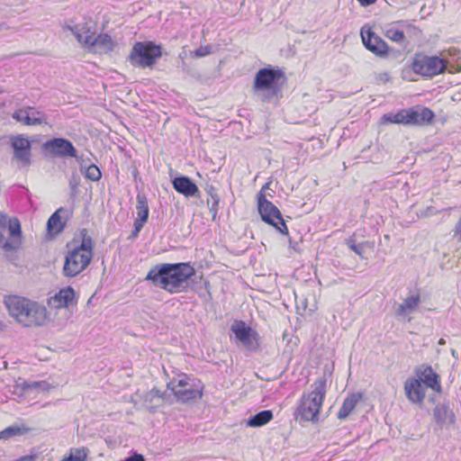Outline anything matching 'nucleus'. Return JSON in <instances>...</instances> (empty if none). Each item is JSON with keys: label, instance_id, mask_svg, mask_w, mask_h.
Returning <instances> with one entry per match:
<instances>
[{"label": "nucleus", "instance_id": "obj_1", "mask_svg": "<svg viewBox=\"0 0 461 461\" xmlns=\"http://www.w3.org/2000/svg\"><path fill=\"white\" fill-rule=\"evenodd\" d=\"M195 274L188 263L161 264L151 268L146 279L171 294L179 293L186 286L187 280Z\"/></svg>", "mask_w": 461, "mask_h": 461}, {"label": "nucleus", "instance_id": "obj_2", "mask_svg": "<svg viewBox=\"0 0 461 461\" xmlns=\"http://www.w3.org/2000/svg\"><path fill=\"white\" fill-rule=\"evenodd\" d=\"M4 303L8 313L23 327H39L46 323L48 312L45 306L23 297L10 295Z\"/></svg>", "mask_w": 461, "mask_h": 461}, {"label": "nucleus", "instance_id": "obj_3", "mask_svg": "<svg viewBox=\"0 0 461 461\" xmlns=\"http://www.w3.org/2000/svg\"><path fill=\"white\" fill-rule=\"evenodd\" d=\"M93 248L92 238L84 236L81 244L68 252L63 267L64 276L73 277L83 272L93 258Z\"/></svg>", "mask_w": 461, "mask_h": 461}, {"label": "nucleus", "instance_id": "obj_4", "mask_svg": "<svg viewBox=\"0 0 461 461\" xmlns=\"http://www.w3.org/2000/svg\"><path fill=\"white\" fill-rule=\"evenodd\" d=\"M167 386L176 402L181 403L196 402L203 396V386L200 381L183 373L171 378Z\"/></svg>", "mask_w": 461, "mask_h": 461}, {"label": "nucleus", "instance_id": "obj_5", "mask_svg": "<svg viewBox=\"0 0 461 461\" xmlns=\"http://www.w3.org/2000/svg\"><path fill=\"white\" fill-rule=\"evenodd\" d=\"M312 391L303 394L296 413L303 420L314 421L321 411L326 393V379L320 378L312 384Z\"/></svg>", "mask_w": 461, "mask_h": 461}, {"label": "nucleus", "instance_id": "obj_6", "mask_svg": "<svg viewBox=\"0 0 461 461\" xmlns=\"http://www.w3.org/2000/svg\"><path fill=\"white\" fill-rule=\"evenodd\" d=\"M284 78L280 69L261 68L255 76L252 90L262 101L268 102L280 91V81Z\"/></svg>", "mask_w": 461, "mask_h": 461}, {"label": "nucleus", "instance_id": "obj_7", "mask_svg": "<svg viewBox=\"0 0 461 461\" xmlns=\"http://www.w3.org/2000/svg\"><path fill=\"white\" fill-rule=\"evenodd\" d=\"M162 56V48L153 41L136 42L129 55L130 62L141 68H150Z\"/></svg>", "mask_w": 461, "mask_h": 461}, {"label": "nucleus", "instance_id": "obj_8", "mask_svg": "<svg viewBox=\"0 0 461 461\" xmlns=\"http://www.w3.org/2000/svg\"><path fill=\"white\" fill-rule=\"evenodd\" d=\"M433 117L434 113L429 108H411L402 110L397 113H385L382 116L381 122L384 123L419 125L430 122Z\"/></svg>", "mask_w": 461, "mask_h": 461}, {"label": "nucleus", "instance_id": "obj_9", "mask_svg": "<svg viewBox=\"0 0 461 461\" xmlns=\"http://www.w3.org/2000/svg\"><path fill=\"white\" fill-rule=\"evenodd\" d=\"M447 64L444 58L417 53L414 55L411 68L417 75L423 77H433L443 73L447 68Z\"/></svg>", "mask_w": 461, "mask_h": 461}, {"label": "nucleus", "instance_id": "obj_10", "mask_svg": "<svg viewBox=\"0 0 461 461\" xmlns=\"http://www.w3.org/2000/svg\"><path fill=\"white\" fill-rule=\"evenodd\" d=\"M267 187L266 185L258 194V207L262 220L276 227V229L282 234H288L287 226L282 217L278 208L271 202L267 200L263 190Z\"/></svg>", "mask_w": 461, "mask_h": 461}, {"label": "nucleus", "instance_id": "obj_11", "mask_svg": "<svg viewBox=\"0 0 461 461\" xmlns=\"http://www.w3.org/2000/svg\"><path fill=\"white\" fill-rule=\"evenodd\" d=\"M66 28L71 32L84 49H86L96 34V23L91 19L84 18L77 23L69 22Z\"/></svg>", "mask_w": 461, "mask_h": 461}, {"label": "nucleus", "instance_id": "obj_12", "mask_svg": "<svg viewBox=\"0 0 461 461\" xmlns=\"http://www.w3.org/2000/svg\"><path fill=\"white\" fill-rule=\"evenodd\" d=\"M8 225L10 240L4 243L3 249L6 251L17 250L22 245V228L17 218L9 219L5 214L0 213V226Z\"/></svg>", "mask_w": 461, "mask_h": 461}, {"label": "nucleus", "instance_id": "obj_13", "mask_svg": "<svg viewBox=\"0 0 461 461\" xmlns=\"http://www.w3.org/2000/svg\"><path fill=\"white\" fill-rule=\"evenodd\" d=\"M231 331L248 350H256L258 348L259 343L257 331L247 326L244 321L234 322L231 326Z\"/></svg>", "mask_w": 461, "mask_h": 461}, {"label": "nucleus", "instance_id": "obj_14", "mask_svg": "<svg viewBox=\"0 0 461 461\" xmlns=\"http://www.w3.org/2000/svg\"><path fill=\"white\" fill-rule=\"evenodd\" d=\"M12 147L14 149V158L23 167H27L31 163V141L28 138L18 135L12 139Z\"/></svg>", "mask_w": 461, "mask_h": 461}, {"label": "nucleus", "instance_id": "obj_15", "mask_svg": "<svg viewBox=\"0 0 461 461\" xmlns=\"http://www.w3.org/2000/svg\"><path fill=\"white\" fill-rule=\"evenodd\" d=\"M361 38L364 46L377 56H385L388 52V45L380 37L375 35L370 28L361 29Z\"/></svg>", "mask_w": 461, "mask_h": 461}, {"label": "nucleus", "instance_id": "obj_16", "mask_svg": "<svg viewBox=\"0 0 461 461\" xmlns=\"http://www.w3.org/2000/svg\"><path fill=\"white\" fill-rule=\"evenodd\" d=\"M50 154L60 158H77V149L72 142L63 138H54L45 143Z\"/></svg>", "mask_w": 461, "mask_h": 461}, {"label": "nucleus", "instance_id": "obj_17", "mask_svg": "<svg viewBox=\"0 0 461 461\" xmlns=\"http://www.w3.org/2000/svg\"><path fill=\"white\" fill-rule=\"evenodd\" d=\"M420 303L419 294H411L402 300L394 310V315L397 318L406 321H411V314L414 313Z\"/></svg>", "mask_w": 461, "mask_h": 461}, {"label": "nucleus", "instance_id": "obj_18", "mask_svg": "<svg viewBox=\"0 0 461 461\" xmlns=\"http://www.w3.org/2000/svg\"><path fill=\"white\" fill-rule=\"evenodd\" d=\"M406 398L413 404L421 405L426 397L425 386L416 378H408L404 383Z\"/></svg>", "mask_w": 461, "mask_h": 461}, {"label": "nucleus", "instance_id": "obj_19", "mask_svg": "<svg viewBox=\"0 0 461 461\" xmlns=\"http://www.w3.org/2000/svg\"><path fill=\"white\" fill-rule=\"evenodd\" d=\"M116 43L106 33L99 34L94 37L90 44L86 47V50L95 54H107L113 50Z\"/></svg>", "mask_w": 461, "mask_h": 461}, {"label": "nucleus", "instance_id": "obj_20", "mask_svg": "<svg viewBox=\"0 0 461 461\" xmlns=\"http://www.w3.org/2000/svg\"><path fill=\"white\" fill-rule=\"evenodd\" d=\"M419 380L423 385L432 389L437 393L441 392V384L438 375L429 366H420L417 371Z\"/></svg>", "mask_w": 461, "mask_h": 461}, {"label": "nucleus", "instance_id": "obj_21", "mask_svg": "<svg viewBox=\"0 0 461 461\" xmlns=\"http://www.w3.org/2000/svg\"><path fill=\"white\" fill-rule=\"evenodd\" d=\"M172 184L177 193L186 197H194L199 194L197 185L187 176L176 177Z\"/></svg>", "mask_w": 461, "mask_h": 461}, {"label": "nucleus", "instance_id": "obj_22", "mask_svg": "<svg viewBox=\"0 0 461 461\" xmlns=\"http://www.w3.org/2000/svg\"><path fill=\"white\" fill-rule=\"evenodd\" d=\"M75 291L71 287L61 289L58 294L52 296L49 304L53 308H68L74 303Z\"/></svg>", "mask_w": 461, "mask_h": 461}, {"label": "nucleus", "instance_id": "obj_23", "mask_svg": "<svg viewBox=\"0 0 461 461\" xmlns=\"http://www.w3.org/2000/svg\"><path fill=\"white\" fill-rule=\"evenodd\" d=\"M433 417L441 428L452 425L455 422V415L447 405L441 403L436 405L433 410Z\"/></svg>", "mask_w": 461, "mask_h": 461}, {"label": "nucleus", "instance_id": "obj_24", "mask_svg": "<svg viewBox=\"0 0 461 461\" xmlns=\"http://www.w3.org/2000/svg\"><path fill=\"white\" fill-rule=\"evenodd\" d=\"M273 417H274V415H273L272 411H270V410L261 411L258 412L257 414L249 417V419H248L246 420V425L248 427H252V428L261 427V426L267 424L270 420H272Z\"/></svg>", "mask_w": 461, "mask_h": 461}, {"label": "nucleus", "instance_id": "obj_25", "mask_svg": "<svg viewBox=\"0 0 461 461\" xmlns=\"http://www.w3.org/2000/svg\"><path fill=\"white\" fill-rule=\"evenodd\" d=\"M360 399H361V394L353 393V394H350L349 396H348L344 400L342 406L338 412V418L339 420L346 419L350 414V412L356 408V406H357V402L360 401Z\"/></svg>", "mask_w": 461, "mask_h": 461}, {"label": "nucleus", "instance_id": "obj_26", "mask_svg": "<svg viewBox=\"0 0 461 461\" xmlns=\"http://www.w3.org/2000/svg\"><path fill=\"white\" fill-rule=\"evenodd\" d=\"M30 430V428L23 424H14L0 431V439L7 440L21 437L27 434Z\"/></svg>", "mask_w": 461, "mask_h": 461}, {"label": "nucleus", "instance_id": "obj_27", "mask_svg": "<svg viewBox=\"0 0 461 461\" xmlns=\"http://www.w3.org/2000/svg\"><path fill=\"white\" fill-rule=\"evenodd\" d=\"M143 400L147 408H156L165 402L166 393L154 388L144 395Z\"/></svg>", "mask_w": 461, "mask_h": 461}, {"label": "nucleus", "instance_id": "obj_28", "mask_svg": "<svg viewBox=\"0 0 461 461\" xmlns=\"http://www.w3.org/2000/svg\"><path fill=\"white\" fill-rule=\"evenodd\" d=\"M136 209L138 218L136 219L135 221L144 224L149 218L148 200L145 194H139L137 195Z\"/></svg>", "mask_w": 461, "mask_h": 461}, {"label": "nucleus", "instance_id": "obj_29", "mask_svg": "<svg viewBox=\"0 0 461 461\" xmlns=\"http://www.w3.org/2000/svg\"><path fill=\"white\" fill-rule=\"evenodd\" d=\"M13 118L24 125H40L39 119L31 118L29 107L22 108L13 113Z\"/></svg>", "mask_w": 461, "mask_h": 461}, {"label": "nucleus", "instance_id": "obj_30", "mask_svg": "<svg viewBox=\"0 0 461 461\" xmlns=\"http://www.w3.org/2000/svg\"><path fill=\"white\" fill-rule=\"evenodd\" d=\"M89 451L86 447H72L59 461H86Z\"/></svg>", "mask_w": 461, "mask_h": 461}, {"label": "nucleus", "instance_id": "obj_31", "mask_svg": "<svg viewBox=\"0 0 461 461\" xmlns=\"http://www.w3.org/2000/svg\"><path fill=\"white\" fill-rule=\"evenodd\" d=\"M60 211L61 209L56 211L48 220L47 228L50 233H59L63 230L64 224L59 216Z\"/></svg>", "mask_w": 461, "mask_h": 461}, {"label": "nucleus", "instance_id": "obj_32", "mask_svg": "<svg viewBox=\"0 0 461 461\" xmlns=\"http://www.w3.org/2000/svg\"><path fill=\"white\" fill-rule=\"evenodd\" d=\"M348 248L353 250L357 255L360 257L361 259H366L365 252L366 249L368 248L372 249L374 248V243L366 241L359 244H356L355 241L349 240L348 241Z\"/></svg>", "mask_w": 461, "mask_h": 461}, {"label": "nucleus", "instance_id": "obj_33", "mask_svg": "<svg viewBox=\"0 0 461 461\" xmlns=\"http://www.w3.org/2000/svg\"><path fill=\"white\" fill-rule=\"evenodd\" d=\"M385 36L397 43L403 45L405 43V36L402 31L396 28H389L385 32Z\"/></svg>", "mask_w": 461, "mask_h": 461}, {"label": "nucleus", "instance_id": "obj_34", "mask_svg": "<svg viewBox=\"0 0 461 461\" xmlns=\"http://www.w3.org/2000/svg\"><path fill=\"white\" fill-rule=\"evenodd\" d=\"M23 389L25 392H30L33 390L46 391L49 389V384L46 382H24L23 384Z\"/></svg>", "mask_w": 461, "mask_h": 461}, {"label": "nucleus", "instance_id": "obj_35", "mask_svg": "<svg viewBox=\"0 0 461 461\" xmlns=\"http://www.w3.org/2000/svg\"><path fill=\"white\" fill-rule=\"evenodd\" d=\"M208 192L211 198L207 200V204L210 206V211L215 215L217 212V206L219 204L220 198L214 193V189L212 187Z\"/></svg>", "mask_w": 461, "mask_h": 461}, {"label": "nucleus", "instance_id": "obj_36", "mask_svg": "<svg viewBox=\"0 0 461 461\" xmlns=\"http://www.w3.org/2000/svg\"><path fill=\"white\" fill-rule=\"evenodd\" d=\"M86 176L92 181H97L101 177V172L96 166L91 165L86 169Z\"/></svg>", "mask_w": 461, "mask_h": 461}, {"label": "nucleus", "instance_id": "obj_37", "mask_svg": "<svg viewBox=\"0 0 461 461\" xmlns=\"http://www.w3.org/2000/svg\"><path fill=\"white\" fill-rule=\"evenodd\" d=\"M212 53V47L211 46H201L200 48L196 49L193 55L197 58L205 57Z\"/></svg>", "mask_w": 461, "mask_h": 461}, {"label": "nucleus", "instance_id": "obj_38", "mask_svg": "<svg viewBox=\"0 0 461 461\" xmlns=\"http://www.w3.org/2000/svg\"><path fill=\"white\" fill-rule=\"evenodd\" d=\"M29 109H30V115H31V118H33V117H34V118H36V119H39V121H40V125H41V123H43V122H46L45 115H44L41 112H40V111H38V110H36V109H34V108H32V107H29Z\"/></svg>", "mask_w": 461, "mask_h": 461}, {"label": "nucleus", "instance_id": "obj_39", "mask_svg": "<svg viewBox=\"0 0 461 461\" xmlns=\"http://www.w3.org/2000/svg\"><path fill=\"white\" fill-rule=\"evenodd\" d=\"M122 461H145V458L141 454L134 453L133 455L125 458Z\"/></svg>", "mask_w": 461, "mask_h": 461}, {"label": "nucleus", "instance_id": "obj_40", "mask_svg": "<svg viewBox=\"0 0 461 461\" xmlns=\"http://www.w3.org/2000/svg\"><path fill=\"white\" fill-rule=\"evenodd\" d=\"M376 79L382 83H387L390 80V76L387 72L380 73L377 75Z\"/></svg>", "mask_w": 461, "mask_h": 461}, {"label": "nucleus", "instance_id": "obj_41", "mask_svg": "<svg viewBox=\"0 0 461 461\" xmlns=\"http://www.w3.org/2000/svg\"><path fill=\"white\" fill-rule=\"evenodd\" d=\"M454 231L455 234L458 236V240L461 241V214L457 222L455 225Z\"/></svg>", "mask_w": 461, "mask_h": 461}, {"label": "nucleus", "instance_id": "obj_42", "mask_svg": "<svg viewBox=\"0 0 461 461\" xmlns=\"http://www.w3.org/2000/svg\"><path fill=\"white\" fill-rule=\"evenodd\" d=\"M143 225H144L143 223L135 221L134 222V230L131 233V237H137L139 232L142 229Z\"/></svg>", "mask_w": 461, "mask_h": 461}, {"label": "nucleus", "instance_id": "obj_43", "mask_svg": "<svg viewBox=\"0 0 461 461\" xmlns=\"http://www.w3.org/2000/svg\"><path fill=\"white\" fill-rule=\"evenodd\" d=\"M362 6H367L374 4L376 0H357Z\"/></svg>", "mask_w": 461, "mask_h": 461}, {"label": "nucleus", "instance_id": "obj_44", "mask_svg": "<svg viewBox=\"0 0 461 461\" xmlns=\"http://www.w3.org/2000/svg\"><path fill=\"white\" fill-rule=\"evenodd\" d=\"M438 344H439V345H445V344H446L445 339H440L438 340Z\"/></svg>", "mask_w": 461, "mask_h": 461}, {"label": "nucleus", "instance_id": "obj_45", "mask_svg": "<svg viewBox=\"0 0 461 461\" xmlns=\"http://www.w3.org/2000/svg\"><path fill=\"white\" fill-rule=\"evenodd\" d=\"M459 261H460V263H461V258H459Z\"/></svg>", "mask_w": 461, "mask_h": 461}, {"label": "nucleus", "instance_id": "obj_46", "mask_svg": "<svg viewBox=\"0 0 461 461\" xmlns=\"http://www.w3.org/2000/svg\"><path fill=\"white\" fill-rule=\"evenodd\" d=\"M2 93V91L0 90V94Z\"/></svg>", "mask_w": 461, "mask_h": 461}]
</instances>
